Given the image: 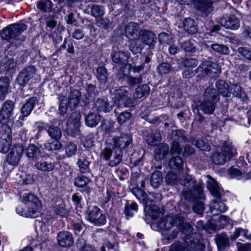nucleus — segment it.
I'll return each mask as SVG.
<instances>
[{"mask_svg": "<svg viewBox=\"0 0 251 251\" xmlns=\"http://www.w3.org/2000/svg\"><path fill=\"white\" fill-rule=\"evenodd\" d=\"M50 137L53 140H60L62 137V132L58 126H50L48 129Z\"/></svg>", "mask_w": 251, "mask_h": 251, "instance_id": "nucleus-41", "label": "nucleus"}, {"mask_svg": "<svg viewBox=\"0 0 251 251\" xmlns=\"http://www.w3.org/2000/svg\"><path fill=\"white\" fill-rule=\"evenodd\" d=\"M157 71L160 74H166L170 71V65L167 63H163L157 67Z\"/></svg>", "mask_w": 251, "mask_h": 251, "instance_id": "nucleus-59", "label": "nucleus"}, {"mask_svg": "<svg viewBox=\"0 0 251 251\" xmlns=\"http://www.w3.org/2000/svg\"><path fill=\"white\" fill-rule=\"evenodd\" d=\"M212 49L220 53L227 54L229 53V48L224 45H220L218 44H213L211 45Z\"/></svg>", "mask_w": 251, "mask_h": 251, "instance_id": "nucleus-49", "label": "nucleus"}, {"mask_svg": "<svg viewBox=\"0 0 251 251\" xmlns=\"http://www.w3.org/2000/svg\"><path fill=\"white\" fill-rule=\"evenodd\" d=\"M162 182V176L159 171H154L151 175L150 183L151 185L154 188H158Z\"/></svg>", "mask_w": 251, "mask_h": 251, "instance_id": "nucleus-38", "label": "nucleus"}, {"mask_svg": "<svg viewBox=\"0 0 251 251\" xmlns=\"http://www.w3.org/2000/svg\"><path fill=\"white\" fill-rule=\"evenodd\" d=\"M90 181L87 177L78 176L75 179V185L78 187L83 188L86 187Z\"/></svg>", "mask_w": 251, "mask_h": 251, "instance_id": "nucleus-54", "label": "nucleus"}, {"mask_svg": "<svg viewBox=\"0 0 251 251\" xmlns=\"http://www.w3.org/2000/svg\"><path fill=\"white\" fill-rule=\"evenodd\" d=\"M208 178L206 184L207 189L213 197L217 199L221 198L223 189L221 188L220 184L213 177L209 176Z\"/></svg>", "mask_w": 251, "mask_h": 251, "instance_id": "nucleus-15", "label": "nucleus"}, {"mask_svg": "<svg viewBox=\"0 0 251 251\" xmlns=\"http://www.w3.org/2000/svg\"><path fill=\"white\" fill-rule=\"evenodd\" d=\"M7 138L1 137L0 139V151L6 153L10 149L11 140L9 135H7Z\"/></svg>", "mask_w": 251, "mask_h": 251, "instance_id": "nucleus-43", "label": "nucleus"}, {"mask_svg": "<svg viewBox=\"0 0 251 251\" xmlns=\"http://www.w3.org/2000/svg\"><path fill=\"white\" fill-rule=\"evenodd\" d=\"M210 209L211 213L213 215H216L226 211L227 209V207L223 202L214 201L210 204Z\"/></svg>", "mask_w": 251, "mask_h": 251, "instance_id": "nucleus-22", "label": "nucleus"}, {"mask_svg": "<svg viewBox=\"0 0 251 251\" xmlns=\"http://www.w3.org/2000/svg\"><path fill=\"white\" fill-rule=\"evenodd\" d=\"M216 86L219 92L226 97H230V91L229 90V86L223 80H218L216 82Z\"/></svg>", "mask_w": 251, "mask_h": 251, "instance_id": "nucleus-34", "label": "nucleus"}, {"mask_svg": "<svg viewBox=\"0 0 251 251\" xmlns=\"http://www.w3.org/2000/svg\"><path fill=\"white\" fill-rule=\"evenodd\" d=\"M221 25L227 29L232 30L237 29L240 26V21L234 15L223 17L221 19Z\"/></svg>", "mask_w": 251, "mask_h": 251, "instance_id": "nucleus-14", "label": "nucleus"}, {"mask_svg": "<svg viewBox=\"0 0 251 251\" xmlns=\"http://www.w3.org/2000/svg\"><path fill=\"white\" fill-rule=\"evenodd\" d=\"M77 151V145L73 143L69 142L66 146L65 151L68 157H71L74 155Z\"/></svg>", "mask_w": 251, "mask_h": 251, "instance_id": "nucleus-51", "label": "nucleus"}, {"mask_svg": "<svg viewBox=\"0 0 251 251\" xmlns=\"http://www.w3.org/2000/svg\"><path fill=\"white\" fill-rule=\"evenodd\" d=\"M97 22L100 26L105 29L112 27V24L107 18H100L97 21Z\"/></svg>", "mask_w": 251, "mask_h": 251, "instance_id": "nucleus-58", "label": "nucleus"}, {"mask_svg": "<svg viewBox=\"0 0 251 251\" xmlns=\"http://www.w3.org/2000/svg\"><path fill=\"white\" fill-rule=\"evenodd\" d=\"M59 140H54L50 143H47L44 146L46 150L49 151L59 150L62 148V144L59 142Z\"/></svg>", "mask_w": 251, "mask_h": 251, "instance_id": "nucleus-52", "label": "nucleus"}, {"mask_svg": "<svg viewBox=\"0 0 251 251\" xmlns=\"http://www.w3.org/2000/svg\"><path fill=\"white\" fill-rule=\"evenodd\" d=\"M217 244L220 251H223L224 248L228 246V237L225 234H219L217 237Z\"/></svg>", "mask_w": 251, "mask_h": 251, "instance_id": "nucleus-40", "label": "nucleus"}, {"mask_svg": "<svg viewBox=\"0 0 251 251\" xmlns=\"http://www.w3.org/2000/svg\"><path fill=\"white\" fill-rule=\"evenodd\" d=\"M81 119V115L78 113H73L71 117L69 118L67 124L68 126L71 129V126H73L76 129L80 126V121Z\"/></svg>", "mask_w": 251, "mask_h": 251, "instance_id": "nucleus-37", "label": "nucleus"}, {"mask_svg": "<svg viewBox=\"0 0 251 251\" xmlns=\"http://www.w3.org/2000/svg\"><path fill=\"white\" fill-rule=\"evenodd\" d=\"M26 28V25L23 23L12 24L2 30L1 37L3 39L10 41L16 38Z\"/></svg>", "mask_w": 251, "mask_h": 251, "instance_id": "nucleus-3", "label": "nucleus"}, {"mask_svg": "<svg viewBox=\"0 0 251 251\" xmlns=\"http://www.w3.org/2000/svg\"><path fill=\"white\" fill-rule=\"evenodd\" d=\"M155 35L151 31L141 29L140 30V39L142 42L148 45L151 46L155 42Z\"/></svg>", "mask_w": 251, "mask_h": 251, "instance_id": "nucleus-17", "label": "nucleus"}, {"mask_svg": "<svg viewBox=\"0 0 251 251\" xmlns=\"http://www.w3.org/2000/svg\"><path fill=\"white\" fill-rule=\"evenodd\" d=\"M23 201L25 203L24 208H17L19 214L27 217H35L42 208V204L38 198L35 195L29 194L24 196Z\"/></svg>", "mask_w": 251, "mask_h": 251, "instance_id": "nucleus-1", "label": "nucleus"}, {"mask_svg": "<svg viewBox=\"0 0 251 251\" xmlns=\"http://www.w3.org/2000/svg\"><path fill=\"white\" fill-rule=\"evenodd\" d=\"M131 118V113L127 111L122 112L120 113L117 117V122L122 125L128 121Z\"/></svg>", "mask_w": 251, "mask_h": 251, "instance_id": "nucleus-55", "label": "nucleus"}, {"mask_svg": "<svg viewBox=\"0 0 251 251\" xmlns=\"http://www.w3.org/2000/svg\"><path fill=\"white\" fill-rule=\"evenodd\" d=\"M196 44V42L194 40H189L183 43L181 47L187 51L194 52L197 50Z\"/></svg>", "mask_w": 251, "mask_h": 251, "instance_id": "nucleus-48", "label": "nucleus"}, {"mask_svg": "<svg viewBox=\"0 0 251 251\" xmlns=\"http://www.w3.org/2000/svg\"><path fill=\"white\" fill-rule=\"evenodd\" d=\"M36 73V69L34 66H29L24 68L20 73L17 80L19 85L25 86L29 80L33 77Z\"/></svg>", "mask_w": 251, "mask_h": 251, "instance_id": "nucleus-10", "label": "nucleus"}, {"mask_svg": "<svg viewBox=\"0 0 251 251\" xmlns=\"http://www.w3.org/2000/svg\"><path fill=\"white\" fill-rule=\"evenodd\" d=\"M41 154L40 149L34 144L29 145L26 149V155L27 157L36 161L39 159Z\"/></svg>", "mask_w": 251, "mask_h": 251, "instance_id": "nucleus-23", "label": "nucleus"}, {"mask_svg": "<svg viewBox=\"0 0 251 251\" xmlns=\"http://www.w3.org/2000/svg\"><path fill=\"white\" fill-rule=\"evenodd\" d=\"M34 166L38 170L49 172L54 169L55 162L49 157L41 156L39 159H36Z\"/></svg>", "mask_w": 251, "mask_h": 251, "instance_id": "nucleus-8", "label": "nucleus"}, {"mask_svg": "<svg viewBox=\"0 0 251 251\" xmlns=\"http://www.w3.org/2000/svg\"><path fill=\"white\" fill-rule=\"evenodd\" d=\"M90 163L88 157L83 154L81 155L77 161L79 171L82 173L89 172Z\"/></svg>", "mask_w": 251, "mask_h": 251, "instance_id": "nucleus-32", "label": "nucleus"}, {"mask_svg": "<svg viewBox=\"0 0 251 251\" xmlns=\"http://www.w3.org/2000/svg\"><path fill=\"white\" fill-rule=\"evenodd\" d=\"M24 148L20 145H15L10 150L6 157L7 162L12 166L17 165L22 157Z\"/></svg>", "mask_w": 251, "mask_h": 251, "instance_id": "nucleus-6", "label": "nucleus"}, {"mask_svg": "<svg viewBox=\"0 0 251 251\" xmlns=\"http://www.w3.org/2000/svg\"><path fill=\"white\" fill-rule=\"evenodd\" d=\"M132 193L135 195L137 199L140 201H142L144 204H145V201L149 198L147 197V194L144 191L139 188H133L132 189Z\"/></svg>", "mask_w": 251, "mask_h": 251, "instance_id": "nucleus-46", "label": "nucleus"}, {"mask_svg": "<svg viewBox=\"0 0 251 251\" xmlns=\"http://www.w3.org/2000/svg\"><path fill=\"white\" fill-rule=\"evenodd\" d=\"M125 35L129 40L140 39V29L138 24L130 22L125 26Z\"/></svg>", "mask_w": 251, "mask_h": 251, "instance_id": "nucleus-12", "label": "nucleus"}, {"mask_svg": "<svg viewBox=\"0 0 251 251\" xmlns=\"http://www.w3.org/2000/svg\"><path fill=\"white\" fill-rule=\"evenodd\" d=\"M178 226L179 228L184 233L191 232L192 231V227L191 225L184 222V219L182 217H177L176 219H174V226Z\"/></svg>", "mask_w": 251, "mask_h": 251, "instance_id": "nucleus-28", "label": "nucleus"}, {"mask_svg": "<svg viewBox=\"0 0 251 251\" xmlns=\"http://www.w3.org/2000/svg\"><path fill=\"white\" fill-rule=\"evenodd\" d=\"M108 75V73L104 67L101 66L97 69L96 77L101 85L105 84L107 80Z\"/></svg>", "mask_w": 251, "mask_h": 251, "instance_id": "nucleus-36", "label": "nucleus"}, {"mask_svg": "<svg viewBox=\"0 0 251 251\" xmlns=\"http://www.w3.org/2000/svg\"><path fill=\"white\" fill-rule=\"evenodd\" d=\"M94 108L98 112H109L113 108L107 99L105 98H98L94 103Z\"/></svg>", "mask_w": 251, "mask_h": 251, "instance_id": "nucleus-16", "label": "nucleus"}, {"mask_svg": "<svg viewBox=\"0 0 251 251\" xmlns=\"http://www.w3.org/2000/svg\"><path fill=\"white\" fill-rule=\"evenodd\" d=\"M228 173L231 178H238L242 174L241 171L236 168H230L228 170Z\"/></svg>", "mask_w": 251, "mask_h": 251, "instance_id": "nucleus-63", "label": "nucleus"}, {"mask_svg": "<svg viewBox=\"0 0 251 251\" xmlns=\"http://www.w3.org/2000/svg\"><path fill=\"white\" fill-rule=\"evenodd\" d=\"M91 14L94 17L97 18L103 16L104 14V9L103 6L94 5L91 7Z\"/></svg>", "mask_w": 251, "mask_h": 251, "instance_id": "nucleus-50", "label": "nucleus"}, {"mask_svg": "<svg viewBox=\"0 0 251 251\" xmlns=\"http://www.w3.org/2000/svg\"><path fill=\"white\" fill-rule=\"evenodd\" d=\"M57 240L59 246L63 247H70L74 244L72 235L69 232L63 231L58 233Z\"/></svg>", "mask_w": 251, "mask_h": 251, "instance_id": "nucleus-13", "label": "nucleus"}, {"mask_svg": "<svg viewBox=\"0 0 251 251\" xmlns=\"http://www.w3.org/2000/svg\"><path fill=\"white\" fill-rule=\"evenodd\" d=\"M194 144L202 151H208L210 149V146L209 144L205 142L203 139L197 140Z\"/></svg>", "mask_w": 251, "mask_h": 251, "instance_id": "nucleus-56", "label": "nucleus"}, {"mask_svg": "<svg viewBox=\"0 0 251 251\" xmlns=\"http://www.w3.org/2000/svg\"><path fill=\"white\" fill-rule=\"evenodd\" d=\"M215 103L216 102L211 101L203 100L199 106V109L205 114H210L214 111Z\"/></svg>", "mask_w": 251, "mask_h": 251, "instance_id": "nucleus-33", "label": "nucleus"}, {"mask_svg": "<svg viewBox=\"0 0 251 251\" xmlns=\"http://www.w3.org/2000/svg\"><path fill=\"white\" fill-rule=\"evenodd\" d=\"M14 107V103L11 100H6L3 104L0 112V122L2 124L8 123L10 120Z\"/></svg>", "mask_w": 251, "mask_h": 251, "instance_id": "nucleus-11", "label": "nucleus"}, {"mask_svg": "<svg viewBox=\"0 0 251 251\" xmlns=\"http://www.w3.org/2000/svg\"><path fill=\"white\" fill-rule=\"evenodd\" d=\"M230 94L232 93L235 96L241 98L243 100H247L246 94L242 90L240 86L237 84H233L230 87Z\"/></svg>", "mask_w": 251, "mask_h": 251, "instance_id": "nucleus-42", "label": "nucleus"}, {"mask_svg": "<svg viewBox=\"0 0 251 251\" xmlns=\"http://www.w3.org/2000/svg\"><path fill=\"white\" fill-rule=\"evenodd\" d=\"M88 220L96 226H100L106 222L104 214L100 212V209L97 206H94L88 213Z\"/></svg>", "mask_w": 251, "mask_h": 251, "instance_id": "nucleus-7", "label": "nucleus"}, {"mask_svg": "<svg viewBox=\"0 0 251 251\" xmlns=\"http://www.w3.org/2000/svg\"><path fill=\"white\" fill-rule=\"evenodd\" d=\"M183 25L185 31L189 34H194L198 31L197 25L192 19H185L183 22Z\"/></svg>", "mask_w": 251, "mask_h": 251, "instance_id": "nucleus-27", "label": "nucleus"}, {"mask_svg": "<svg viewBox=\"0 0 251 251\" xmlns=\"http://www.w3.org/2000/svg\"><path fill=\"white\" fill-rule=\"evenodd\" d=\"M150 88L147 84H143L139 85L136 90L134 96L136 99L141 98L144 96H146L150 93Z\"/></svg>", "mask_w": 251, "mask_h": 251, "instance_id": "nucleus-39", "label": "nucleus"}, {"mask_svg": "<svg viewBox=\"0 0 251 251\" xmlns=\"http://www.w3.org/2000/svg\"><path fill=\"white\" fill-rule=\"evenodd\" d=\"M222 153L229 159L236 154V150L232 145H225L222 149Z\"/></svg>", "mask_w": 251, "mask_h": 251, "instance_id": "nucleus-45", "label": "nucleus"}, {"mask_svg": "<svg viewBox=\"0 0 251 251\" xmlns=\"http://www.w3.org/2000/svg\"><path fill=\"white\" fill-rule=\"evenodd\" d=\"M9 79L7 77H2L0 78V100H3L8 94L9 86Z\"/></svg>", "mask_w": 251, "mask_h": 251, "instance_id": "nucleus-30", "label": "nucleus"}, {"mask_svg": "<svg viewBox=\"0 0 251 251\" xmlns=\"http://www.w3.org/2000/svg\"><path fill=\"white\" fill-rule=\"evenodd\" d=\"M80 95L78 90H73L70 92L67 102L71 108H75L78 105Z\"/></svg>", "mask_w": 251, "mask_h": 251, "instance_id": "nucleus-24", "label": "nucleus"}, {"mask_svg": "<svg viewBox=\"0 0 251 251\" xmlns=\"http://www.w3.org/2000/svg\"><path fill=\"white\" fill-rule=\"evenodd\" d=\"M202 194V192L201 187H198L194 190H185L183 191V195L185 199L189 201L201 198Z\"/></svg>", "mask_w": 251, "mask_h": 251, "instance_id": "nucleus-26", "label": "nucleus"}, {"mask_svg": "<svg viewBox=\"0 0 251 251\" xmlns=\"http://www.w3.org/2000/svg\"><path fill=\"white\" fill-rule=\"evenodd\" d=\"M86 125L91 127L97 126L101 120V116L94 112H90L85 117Z\"/></svg>", "mask_w": 251, "mask_h": 251, "instance_id": "nucleus-21", "label": "nucleus"}, {"mask_svg": "<svg viewBox=\"0 0 251 251\" xmlns=\"http://www.w3.org/2000/svg\"><path fill=\"white\" fill-rule=\"evenodd\" d=\"M144 211L153 219L156 220L162 215L163 210L154 204V201L148 198L144 204Z\"/></svg>", "mask_w": 251, "mask_h": 251, "instance_id": "nucleus-9", "label": "nucleus"}, {"mask_svg": "<svg viewBox=\"0 0 251 251\" xmlns=\"http://www.w3.org/2000/svg\"><path fill=\"white\" fill-rule=\"evenodd\" d=\"M132 143V137L129 134H122L121 136H116L112 138L114 147L119 149L118 152H115L113 159L109 162V165L114 167L118 165L122 161V150L126 149Z\"/></svg>", "mask_w": 251, "mask_h": 251, "instance_id": "nucleus-2", "label": "nucleus"}, {"mask_svg": "<svg viewBox=\"0 0 251 251\" xmlns=\"http://www.w3.org/2000/svg\"><path fill=\"white\" fill-rule=\"evenodd\" d=\"M204 209V204L203 202L201 201L196 202L193 206L194 211L200 214L202 213Z\"/></svg>", "mask_w": 251, "mask_h": 251, "instance_id": "nucleus-62", "label": "nucleus"}, {"mask_svg": "<svg viewBox=\"0 0 251 251\" xmlns=\"http://www.w3.org/2000/svg\"><path fill=\"white\" fill-rule=\"evenodd\" d=\"M161 140V136L160 132L155 130L147 137L146 141L148 145L156 146Z\"/></svg>", "mask_w": 251, "mask_h": 251, "instance_id": "nucleus-31", "label": "nucleus"}, {"mask_svg": "<svg viewBox=\"0 0 251 251\" xmlns=\"http://www.w3.org/2000/svg\"><path fill=\"white\" fill-rule=\"evenodd\" d=\"M228 158L222 153L216 152L213 154V160L215 164L222 165L225 163Z\"/></svg>", "mask_w": 251, "mask_h": 251, "instance_id": "nucleus-53", "label": "nucleus"}, {"mask_svg": "<svg viewBox=\"0 0 251 251\" xmlns=\"http://www.w3.org/2000/svg\"><path fill=\"white\" fill-rule=\"evenodd\" d=\"M142 81V77L141 76H139L137 77L129 76L127 80V83L132 86L141 83Z\"/></svg>", "mask_w": 251, "mask_h": 251, "instance_id": "nucleus-60", "label": "nucleus"}, {"mask_svg": "<svg viewBox=\"0 0 251 251\" xmlns=\"http://www.w3.org/2000/svg\"><path fill=\"white\" fill-rule=\"evenodd\" d=\"M114 97L112 98L114 102L118 104H122L125 107L132 106L133 100L128 96V92L123 87L116 89L113 93Z\"/></svg>", "mask_w": 251, "mask_h": 251, "instance_id": "nucleus-4", "label": "nucleus"}, {"mask_svg": "<svg viewBox=\"0 0 251 251\" xmlns=\"http://www.w3.org/2000/svg\"><path fill=\"white\" fill-rule=\"evenodd\" d=\"M157 227L163 231V234L167 236V240H170L173 237V216H164L159 222Z\"/></svg>", "mask_w": 251, "mask_h": 251, "instance_id": "nucleus-5", "label": "nucleus"}, {"mask_svg": "<svg viewBox=\"0 0 251 251\" xmlns=\"http://www.w3.org/2000/svg\"><path fill=\"white\" fill-rule=\"evenodd\" d=\"M38 100L36 97L30 99L22 107L21 112L25 116H28L33 110Z\"/></svg>", "mask_w": 251, "mask_h": 251, "instance_id": "nucleus-25", "label": "nucleus"}, {"mask_svg": "<svg viewBox=\"0 0 251 251\" xmlns=\"http://www.w3.org/2000/svg\"><path fill=\"white\" fill-rule=\"evenodd\" d=\"M112 58V61L118 65H127L128 55L124 51H113Z\"/></svg>", "mask_w": 251, "mask_h": 251, "instance_id": "nucleus-18", "label": "nucleus"}, {"mask_svg": "<svg viewBox=\"0 0 251 251\" xmlns=\"http://www.w3.org/2000/svg\"><path fill=\"white\" fill-rule=\"evenodd\" d=\"M238 51L246 58L251 60V47H243L239 48Z\"/></svg>", "mask_w": 251, "mask_h": 251, "instance_id": "nucleus-57", "label": "nucleus"}, {"mask_svg": "<svg viewBox=\"0 0 251 251\" xmlns=\"http://www.w3.org/2000/svg\"><path fill=\"white\" fill-rule=\"evenodd\" d=\"M203 100L217 102L219 100V97L216 90L212 87L207 88L203 94Z\"/></svg>", "mask_w": 251, "mask_h": 251, "instance_id": "nucleus-29", "label": "nucleus"}, {"mask_svg": "<svg viewBox=\"0 0 251 251\" xmlns=\"http://www.w3.org/2000/svg\"><path fill=\"white\" fill-rule=\"evenodd\" d=\"M138 207L136 202H132L130 203L127 201L125 204L124 212L126 217H132L134 212L137 211Z\"/></svg>", "mask_w": 251, "mask_h": 251, "instance_id": "nucleus-35", "label": "nucleus"}, {"mask_svg": "<svg viewBox=\"0 0 251 251\" xmlns=\"http://www.w3.org/2000/svg\"><path fill=\"white\" fill-rule=\"evenodd\" d=\"M54 212L56 215L64 216L67 214V210L63 205L57 206L54 208Z\"/></svg>", "mask_w": 251, "mask_h": 251, "instance_id": "nucleus-64", "label": "nucleus"}, {"mask_svg": "<svg viewBox=\"0 0 251 251\" xmlns=\"http://www.w3.org/2000/svg\"><path fill=\"white\" fill-rule=\"evenodd\" d=\"M194 2L198 9L205 13L212 10L211 0H195Z\"/></svg>", "mask_w": 251, "mask_h": 251, "instance_id": "nucleus-20", "label": "nucleus"}, {"mask_svg": "<svg viewBox=\"0 0 251 251\" xmlns=\"http://www.w3.org/2000/svg\"><path fill=\"white\" fill-rule=\"evenodd\" d=\"M169 153V146L165 143L159 144L154 151V159L157 161L163 159Z\"/></svg>", "mask_w": 251, "mask_h": 251, "instance_id": "nucleus-19", "label": "nucleus"}, {"mask_svg": "<svg viewBox=\"0 0 251 251\" xmlns=\"http://www.w3.org/2000/svg\"><path fill=\"white\" fill-rule=\"evenodd\" d=\"M37 7L42 11L49 12L52 8V2L50 0H42L38 2Z\"/></svg>", "mask_w": 251, "mask_h": 251, "instance_id": "nucleus-47", "label": "nucleus"}, {"mask_svg": "<svg viewBox=\"0 0 251 251\" xmlns=\"http://www.w3.org/2000/svg\"><path fill=\"white\" fill-rule=\"evenodd\" d=\"M139 39L130 40L131 41L129 45V49L134 54L140 52L143 49V45L139 41Z\"/></svg>", "mask_w": 251, "mask_h": 251, "instance_id": "nucleus-44", "label": "nucleus"}, {"mask_svg": "<svg viewBox=\"0 0 251 251\" xmlns=\"http://www.w3.org/2000/svg\"><path fill=\"white\" fill-rule=\"evenodd\" d=\"M67 110V100L63 97L61 99L59 107V111L61 114H64Z\"/></svg>", "mask_w": 251, "mask_h": 251, "instance_id": "nucleus-61", "label": "nucleus"}]
</instances>
